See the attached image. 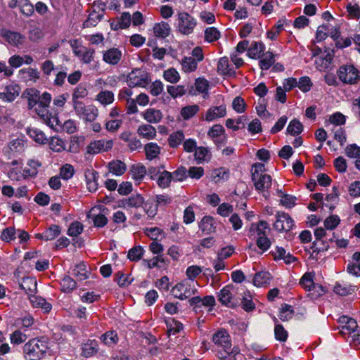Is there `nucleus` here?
<instances>
[{
    "mask_svg": "<svg viewBox=\"0 0 360 360\" xmlns=\"http://www.w3.org/2000/svg\"><path fill=\"white\" fill-rule=\"evenodd\" d=\"M131 22V15L128 12H124L120 17L112 21L111 28L114 30H123L128 28Z\"/></svg>",
    "mask_w": 360,
    "mask_h": 360,
    "instance_id": "4be33fe9",
    "label": "nucleus"
},
{
    "mask_svg": "<svg viewBox=\"0 0 360 360\" xmlns=\"http://www.w3.org/2000/svg\"><path fill=\"white\" fill-rule=\"evenodd\" d=\"M19 7L22 14L31 16L34 13V6L29 0H20Z\"/></svg>",
    "mask_w": 360,
    "mask_h": 360,
    "instance_id": "680f3d73",
    "label": "nucleus"
},
{
    "mask_svg": "<svg viewBox=\"0 0 360 360\" xmlns=\"http://www.w3.org/2000/svg\"><path fill=\"white\" fill-rule=\"evenodd\" d=\"M338 75L340 80L345 84H354L360 80V72L353 65L341 66Z\"/></svg>",
    "mask_w": 360,
    "mask_h": 360,
    "instance_id": "9d476101",
    "label": "nucleus"
},
{
    "mask_svg": "<svg viewBox=\"0 0 360 360\" xmlns=\"http://www.w3.org/2000/svg\"><path fill=\"white\" fill-rule=\"evenodd\" d=\"M165 323L168 336L176 335L183 328L182 323L172 318L167 319Z\"/></svg>",
    "mask_w": 360,
    "mask_h": 360,
    "instance_id": "ea45409f",
    "label": "nucleus"
},
{
    "mask_svg": "<svg viewBox=\"0 0 360 360\" xmlns=\"http://www.w3.org/2000/svg\"><path fill=\"white\" fill-rule=\"evenodd\" d=\"M199 229L204 234L207 235L215 232L216 227L214 226V218L210 216L203 217L199 223Z\"/></svg>",
    "mask_w": 360,
    "mask_h": 360,
    "instance_id": "a878e982",
    "label": "nucleus"
},
{
    "mask_svg": "<svg viewBox=\"0 0 360 360\" xmlns=\"http://www.w3.org/2000/svg\"><path fill=\"white\" fill-rule=\"evenodd\" d=\"M302 129L303 127L302 123L297 120L290 121L287 127L288 133L292 136L300 134L302 131Z\"/></svg>",
    "mask_w": 360,
    "mask_h": 360,
    "instance_id": "13d9d810",
    "label": "nucleus"
},
{
    "mask_svg": "<svg viewBox=\"0 0 360 360\" xmlns=\"http://www.w3.org/2000/svg\"><path fill=\"white\" fill-rule=\"evenodd\" d=\"M217 72L221 75H232L234 74V71L230 67L229 61L228 58H221L217 64Z\"/></svg>",
    "mask_w": 360,
    "mask_h": 360,
    "instance_id": "4c0bfd02",
    "label": "nucleus"
},
{
    "mask_svg": "<svg viewBox=\"0 0 360 360\" xmlns=\"http://www.w3.org/2000/svg\"><path fill=\"white\" fill-rule=\"evenodd\" d=\"M131 173L132 178L139 183L144 178L146 174V169L141 164L134 165L131 168Z\"/></svg>",
    "mask_w": 360,
    "mask_h": 360,
    "instance_id": "a18cd8bd",
    "label": "nucleus"
},
{
    "mask_svg": "<svg viewBox=\"0 0 360 360\" xmlns=\"http://www.w3.org/2000/svg\"><path fill=\"white\" fill-rule=\"evenodd\" d=\"M73 274L78 280L84 281L89 278V271L86 269V265L84 262H80L75 266Z\"/></svg>",
    "mask_w": 360,
    "mask_h": 360,
    "instance_id": "49530a36",
    "label": "nucleus"
},
{
    "mask_svg": "<svg viewBox=\"0 0 360 360\" xmlns=\"http://www.w3.org/2000/svg\"><path fill=\"white\" fill-rule=\"evenodd\" d=\"M76 282L70 276H65L60 281L61 290L64 292H70L76 288Z\"/></svg>",
    "mask_w": 360,
    "mask_h": 360,
    "instance_id": "8fccbe9b",
    "label": "nucleus"
},
{
    "mask_svg": "<svg viewBox=\"0 0 360 360\" xmlns=\"http://www.w3.org/2000/svg\"><path fill=\"white\" fill-rule=\"evenodd\" d=\"M144 233L153 241L162 238L165 236L163 231L158 227L146 228L144 230Z\"/></svg>",
    "mask_w": 360,
    "mask_h": 360,
    "instance_id": "5fc2aeb1",
    "label": "nucleus"
},
{
    "mask_svg": "<svg viewBox=\"0 0 360 360\" xmlns=\"http://www.w3.org/2000/svg\"><path fill=\"white\" fill-rule=\"evenodd\" d=\"M51 101V95L48 92H44L39 95V102L35 111L44 122L51 127L59 124V120L56 115H51L49 112V106Z\"/></svg>",
    "mask_w": 360,
    "mask_h": 360,
    "instance_id": "7ed1b4c3",
    "label": "nucleus"
},
{
    "mask_svg": "<svg viewBox=\"0 0 360 360\" xmlns=\"http://www.w3.org/2000/svg\"><path fill=\"white\" fill-rule=\"evenodd\" d=\"M221 37L220 32L214 27H207L205 30V40L207 42H214Z\"/></svg>",
    "mask_w": 360,
    "mask_h": 360,
    "instance_id": "3c124183",
    "label": "nucleus"
},
{
    "mask_svg": "<svg viewBox=\"0 0 360 360\" xmlns=\"http://www.w3.org/2000/svg\"><path fill=\"white\" fill-rule=\"evenodd\" d=\"M340 332L342 335H350L356 333L358 329V325L356 320L347 316H342L339 318Z\"/></svg>",
    "mask_w": 360,
    "mask_h": 360,
    "instance_id": "a211bd4d",
    "label": "nucleus"
},
{
    "mask_svg": "<svg viewBox=\"0 0 360 360\" xmlns=\"http://www.w3.org/2000/svg\"><path fill=\"white\" fill-rule=\"evenodd\" d=\"M212 341L217 347V356L219 360H226L232 354H238L237 348H231V341L229 334L225 330H220L215 333Z\"/></svg>",
    "mask_w": 360,
    "mask_h": 360,
    "instance_id": "f257e3e1",
    "label": "nucleus"
},
{
    "mask_svg": "<svg viewBox=\"0 0 360 360\" xmlns=\"http://www.w3.org/2000/svg\"><path fill=\"white\" fill-rule=\"evenodd\" d=\"M265 50V45L260 41H254L248 49L247 55L252 59H259Z\"/></svg>",
    "mask_w": 360,
    "mask_h": 360,
    "instance_id": "393cba45",
    "label": "nucleus"
},
{
    "mask_svg": "<svg viewBox=\"0 0 360 360\" xmlns=\"http://www.w3.org/2000/svg\"><path fill=\"white\" fill-rule=\"evenodd\" d=\"M20 92V87L13 82L6 85L0 92V101L4 103H11L15 100Z\"/></svg>",
    "mask_w": 360,
    "mask_h": 360,
    "instance_id": "4468645a",
    "label": "nucleus"
},
{
    "mask_svg": "<svg viewBox=\"0 0 360 360\" xmlns=\"http://www.w3.org/2000/svg\"><path fill=\"white\" fill-rule=\"evenodd\" d=\"M96 100L103 105H108L114 101V94L110 91H102L96 95Z\"/></svg>",
    "mask_w": 360,
    "mask_h": 360,
    "instance_id": "37998d69",
    "label": "nucleus"
},
{
    "mask_svg": "<svg viewBox=\"0 0 360 360\" xmlns=\"http://www.w3.org/2000/svg\"><path fill=\"white\" fill-rule=\"evenodd\" d=\"M22 165V159H13L10 162H1V169L11 180L19 181L23 179Z\"/></svg>",
    "mask_w": 360,
    "mask_h": 360,
    "instance_id": "39448f33",
    "label": "nucleus"
},
{
    "mask_svg": "<svg viewBox=\"0 0 360 360\" xmlns=\"http://www.w3.org/2000/svg\"><path fill=\"white\" fill-rule=\"evenodd\" d=\"M122 207L124 209H129L132 207H141L144 203L143 198L139 195H132L127 198H124L122 200Z\"/></svg>",
    "mask_w": 360,
    "mask_h": 360,
    "instance_id": "b1692460",
    "label": "nucleus"
},
{
    "mask_svg": "<svg viewBox=\"0 0 360 360\" xmlns=\"http://www.w3.org/2000/svg\"><path fill=\"white\" fill-rule=\"evenodd\" d=\"M49 349V342L46 338L32 339L23 347L26 357L29 360H39Z\"/></svg>",
    "mask_w": 360,
    "mask_h": 360,
    "instance_id": "f03ea898",
    "label": "nucleus"
},
{
    "mask_svg": "<svg viewBox=\"0 0 360 360\" xmlns=\"http://www.w3.org/2000/svg\"><path fill=\"white\" fill-rule=\"evenodd\" d=\"M113 141L111 139H101L94 141L87 146V152L90 154H97L108 151L112 148Z\"/></svg>",
    "mask_w": 360,
    "mask_h": 360,
    "instance_id": "f3484780",
    "label": "nucleus"
},
{
    "mask_svg": "<svg viewBox=\"0 0 360 360\" xmlns=\"http://www.w3.org/2000/svg\"><path fill=\"white\" fill-rule=\"evenodd\" d=\"M163 77L165 80L170 83H176L180 79V75L174 68H169L165 70Z\"/></svg>",
    "mask_w": 360,
    "mask_h": 360,
    "instance_id": "69168bd1",
    "label": "nucleus"
},
{
    "mask_svg": "<svg viewBox=\"0 0 360 360\" xmlns=\"http://www.w3.org/2000/svg\"><path fill=\"white\" fill-rule=\"evenodd\" d=\"M122 57V52L117 48H110L103 51V60L109 65H117Z\"/></svg>",
    "mask_w": 360,
    "mask_h": 360,
    "instance_id": "6ab92c4d",
    "label": "nucleus"
},
{
    "mask_svg": "<svg viewBox=\"0 0 360 360\" xmlns=\"http://www.w3.org/2000/svg\"><path fill=\"white\" fill-rule=\"evenodd\" d=\"M197 286L195 281L184 280L172 287L171 292L174 297L184 300L195 294Z\"/></svg>",
    "mask_w": 360,
    "mask_h": 360,
    "instance_id": "423d86ee",
    "label": "nucleus"
},
{
    "mask_svg": "<svg viewBox=\"0 0 360 360\" xmlns=\"http://www.w3.org/2000/svg\"><path fill=\"white\" fill-rule=\"evenodd\" d=\"M266 168L263 163L257 162L251 168L252 180L256 190L264 191L271 186V176L265 174Z\"/></svg>",
    "mask_w": 360,
    "mask_h": 360,
    "instance_id": "20e7f679",
    "label": "nucleus"
},
{
    "mask_svg": "<svg viewBox=\"0 0 360 360\" xmlns=\"http://www.w3.org/2000/svg\"><path fill=\"white\" fill-rule=\"evenodd\" d=\"M143 117L149 123H158L162 118V113L160 110L155 108H148L145 110L143 114Z\"/></svg>",
    "mask_w": 360,
    "mask_h": 360,
    "instance_id": "473e14b6",
    "label": "nucleus"
},
{
    "mask_svg": "<svg viewBox=\"0 0 360 360\" xmlns=\"http://www.w3.org/2000/svg\"><path fill=\"white\" fill-rule=\"evenodd\" d=\"M60 233V229L58 225H51L44 232L45 240H51L55 239Z\"/></svg>",
    "mask_w": 360,
    "mask_h": 360,
    "instance_id": "052dcab7",
    "label": "nucleus"
},
{
    "mask_svg": "<svg viewBox=\"0 0 360 360\" xmlns=\"http://www.w3.org/2000/svg\"><path fill=\"white\" fill-rule=\"evenodd\" d=\"M137 133L141 137L147 140L153 139L157 135L155 128L148 124L140 125L137 129Z\"/></svg>",
    "mask_w": 360,
    "mask_h": 360,
    "instance_id": "7c9ffc66",
    "label": "nucleus"
},
{
    "mask_svg": "<svg viewBox=\"0 0 360 360\" xmlns=\"http://www.w3.org/2000/svg\"><path fill=\"white\" fill-rule=\"evenodd\" d=\"M226 115V107L224 105L219 106H212L207 110L205 120L207 122H212L217 119L225 117Z\"/></svg>",
    "mask_w": 360,
    "mask_h": 360,
    "instance_id": "412c9836",
    "label": "nucleus"
},
{
    "mask_svg": "<svg viewBox=\"0 0 360 360\" xmlns=\"http://www.w3.org/2000/svg\"><path fill=\"white\" fill-rule=\"evenodd\" d=\"M29 299L34 307L40 308L45 313L50 311L52 308L51 304L41 296L31 295Z\"/></svg>",
    "mask_w": 360,
    "mask_h": 360,
    "instance_id": "bb28decb",
    "label": "nucleus"
},
{
    "mask_svg": "<svg viewBox=\"0 0 360 360\" xmlns=\"http://www.w3.org/2000/svg\"><path fill=\"white\" fill-rule=\"evenodd\" d=\"M49 148L54 152H61L65 150V145L63 139L53 136L49 141Z\"/></svg>",
    "mask_w": 360,
    "mask_h": 360,
    "instance_id": "603ef678",
    "label": "nucleus"
},
{
    "mask_svg": "<svg viewBox=\"0 0 360 360\" xmlns=\"http://www.w3.org/2000/svg\"><path fill=\"white\" fill-rule=\"evenodd\" d=\"M184 139V134L182 131H178L171 134L168 139L169 145L175 148L179 146Z\"/></svg>",
    "mask_w": 360,
    "mask_h": 360,
    "instance_id": "6e6d98bb",
    "label": "nucleus"
},
{
    "mask_svg": "<svg viewBox=\"0 0 360 360\" xmlns=\"http://www.w3.org/2000/svg\"><path fill=\"white\" fill-rule=\"evenodd\" d=\"M274 229L278 231H290L294 226V221L290 215L284 212H278L276 215Z\"/></svg>",
    "mask_w": 360,
    "mask_h": 360,
    "instance_id": "2eb2a0df",
    "label": "nucleus"
},
{
    "mask_svg": "<svg viewBox=\"0 0 360 360\" xmlns=\"http://www.w3.org/2000/svg\"><path fill=\"white\" fill-rule=\"evenodd\" d=\"M224 129L221 124H214L208 131V136L212 138L214 141L219 144L222 143L224 139Z\"/></svg>",
    "mask_w": 360,
    "mask_h": 360,
    "instance_id": "2f4dec72",
    "label": "nucleus"
},
{
    "mask_svg": "<svg viewBox=\"0 0 360 360\" xmlns=\"http://www.w3.org/2000/svg\"><path fill=\"white\" fill-rule=\"evenodd\" d=\"M170 32L171 27L165 21L155 23L153 26V33L157 37L166 38L170 34Z\"/></svg>",
    "mask_w": 360,
    "mask_h": 360,
    "instance_id": "c756f323",
    "label": "nucleus"
},
{
    "mask_svg": "<svg viewBox=\"0 0 360 360\" xmlns=\"http://www.w3.org/2000/svg\"><path fill=\"white\" fill-rule=\"evenodd\" d=\"M340 193L338 187L333 186L332 192L327 195L326 200L328 202V206L330 210L333 209L335 205L338 202Z\"/></svg>",
    "mask_w": 360,
    "mask_h": 360,
    "instance_id": "4d7b16f0",
    "label": "nucleus"
},
{
    "mask_svg": "<svg viewBox=\"0 0 360 360\" xmlns=\"http://www.w3.org/2000/svg\"><path fill=\"white\" fill-rule=\"evenodd\" d=\"M357 286L346 283H336L334 287V292L341 296L350 295L357 290Z\"/></svg>",
    "mask_w": 360,
    "mask_h": 360,
    "instance_id": "e433bc0d",
    "label": "nucleus"
},
{
    "mask_svg": "<svg viewBox=\"0 0 360 360\" xmlns=\"http://www.w3.org/2000/svg\"><path fill=\"white\" fill-rule=\"evenodd\" d=\"M236 295V289L233 285H228L219 292L218 299L223 305L233 307L238 302Z\"/></svg>",
    "mask_w": 360,
    "mask_h": 360,
    "instance_id": "9b49d317",
    "label": "nucleus"
},
{
    "mask_svg": "<svg viewBox=\"0 0 360 360\" xmlns=\"http://www.w3.org/2000/svg\"><path fill=\"white\" fill-rule=\"evenodd\" d=\"M232 108L237 113H243L246 110L245 100L240 96H236L232 101Z\"/></svg>",
    "mask_w": 360,
    "mask_h": 360,
    "instance_id": "774afa93",
    "label": "nucleus"
},
{
    "mask_svg": "<svg viewBox=\"0 0 360 360\" xmlns=\"http://www.w3.org/2000/svg\"><path fill=\"white\" fill-rule=\"evenodd\" d=\"M197 25L196 19L186 11L177 13V31L184 34L189 35L194 32Z\"/></svg>",
    "mask_w": 360,
    "mask_h": 360,
    "instance_id": "0eeeda50",
    "label": "nucleus"
},
{
    "mask_svg": "<svg viewBox=\"0 0 360 360\" xmlns=\"http://www.w3.org/2000/svg\"><path fill=\"white\" fill-rule=\"evenodd\" d=\"M312 86L313 84L309 77H302L297 81V87L304 93L309 91Z\"/></svg>",
    "mask_w": 360,
    "mask_h": 360,
    "instance_id": "338daca9",
    "label": "nucleus"
},
{
    "mask_svg": "<svg viewBox=\"0 0 360 360\" xmlns=\"http://www.w3.org/2000/svg\"><path fill=\"white\" fill-rule=\"evenodd\" d=\"M109 171L115 175L120 176L123 174L126 169L127 166L125 163L121 160H113L108 163Z\"/></svg>",
    "mask_w": 360,
    "mask_h": 360,
    "instance_id": "79ce46f5",
    "label": "nucleus"
},
{
    "mask_svg": "<svg viewBox=\"0 0 360 360\" xmlns=\"http://www.w3.org/2000/svg\"><path fill=\"white\" fill-rule=\"evenodd\" d=\"M98 344L95 340H89L82 346V354L88 358L96 354L98 351Z\"/></svg>",
    "mask_w": 360,
    "mask_h": 360,
    "instance_id": "cd10ccee",
    "label": "nucleus"
},
{
    "mask_svg": "<svg viewBox=\"0 0 360 360\" xmlns=\"http://www.w3.org/2000/svg\"><path fill=\"white\" fill-rule=\"evenodd\" d=\"M27 132L29 136L37 143L45 144L48 142L46 136L39 129L30 127L27 129Z\"/></svg>",
    "mask_w": 360,
    "mask_h": 360,
    "instance_id": "c9c22d12",
    "label": "nucleus"
},
{
    "mask_svg": "<svg viewBox=\"0 0 360 360\" xmlns=\"http://www.w3.org/2000/svg\"><path fill=\"white\" fill-rule=\"evenodd\" d=\"M69 44L72 52L82 63L89 64L94 60V50L84 46L79 39H71Z\"/></svg>",
    "mask_w": 360,
    "mask_h": 360,
    "instance_id": "6e6552de",
    "label": "nucleus"
},
{
    "mask_svg": "<svg viewBox=\"0 0 360 360\" xmlns=\"http://www.w3.org/2000/svg\"><path fill=\"white\" fill-rule=\"evenodd\" d=\"M347 157L352 159H356L360 155V146L356 143L349 144L345 149Z\"/></svg>",
    "mask_w": 360,
    "mask_h": 360,
    "instance_id": "e2e57ef3",
    "label": "nucleus"
},
{
    "mask_svg": "<svg viewBox=\"0 0 360 360\" xmlns=\"http://www.w3.org/2000/svg\"><path fill=\"white\" fill-rule=\"evenodd\" d=\"M314 274L312 272L305 273L300 281V284L307 290H311L316 286L314 283Z\"/></svg>",
    "mask_w": 360,
    "mask_h": 360,
    "instance_id": "c03bdc74",
    "label": "nucleus"
},
{
    "mask_svg": "<svg viewBox=\"0 0 360 360\" xmlns=\"http://www.w3.org/2000/svg\"><path fill=\"white\" fill-rule=\"evenodd\" d=\"M274 57V54L271 51L264 53L259 62L260 68L263 70H269L275 62Z\"/></svg>",
    "mask_w": 360,
    "mask_h": 360,
    "instance_id": "a19ab883",
    "label": "nucleus"
},
{
    "mask_svg": "<svg viewBox=\"0 0 360 360\" xmlns=\"http://www.w3.org/2000/svg\"><path fill=\"white\" fill-rule=\"evenodd\" d=\"M212 178L216 183L226 180L229 178L228 170L222 167L216 169L212 173Z\"/></svg>",
    "mask_w": 360,
    "mask_h": 360,
    "instance_id": "0e129e2a",
    "label": "nucleus"
},
{
    "mask_svg": "<svg viewBox=\"0 0 360 360\" xmlns=\"http://www.w3.org/2000/svg\"><path fill=\"white\" fill-rule=\"evenodd\" d=\"M9 153L12 154H22L27 147V140L25 137H18L11 140L8 145Z\"/></svg>",
    "mask_w": 360,
    "mask_h": 360,
    "instance_id": "5701e85b",
    "label": "nucleus"
},
{
    "mask_svg": "<svg viewBox=\"0 0 360 360\" xmlns=\"http://www.w3.org/2000/svg\"><path fill=\"white\" fill-rule=\"evenodd\" d=\"M255 240H256L257 246L262 251V252L268 250L271 245V241L267 237V234L260 237H256V239Z\"/></svg>",
    "mask_w": 360,
    "mask_h": 360,
    "instance_id": "bf43d9fd",
    "label": "nucleus"
},
{
    "mask_svg": "<svg viewBox=\"0 0 360 360\" xmlns=\"http://www.w3.org/2000/svg\"><path fill=\"white\" fill-rule=\"evenodd\" d=\"M20 286L30 297L37 290V281L33 278L27 277L23 278Z\"/></svg>",
    "mask_w": 360,
    "mask_h": 360,
    "instance_id": "58836bf2",
    "label": "nucleus"
},
{
    "mask_svg": "<svg viewBox=\"0 0 360 360\" xmlns=\"http://www.w3.org/2000/svg\"><path fill=\"white\" fill-rule=\"evenodd\" d=\"M181 70L186 73L195 72L198 66V63L191 56H184L181 62Z\"/></svg>",
    "mask_w": 360,
    "mask_h": 360,
    "instance_id": "72a5a7b5",
    "label": "nucleus"
},
{
    "mask_svg": "<svg viewBox=\"0 0 360 360\" xmlns=\"http://www.w3.org/2000/svg\"><path fill=\"white\" fill-rule=\"evenodd\" d=\"M150 82L148 73L141 69L131 71L127 77V83L129 86H146Z\"/></svg>",
    "mask_w": 360,
    "mask_h": 360,
    "instance_id": "f8f14e48",
    "label": "nucleus"
},
{
    "mask_svg": "<svg viewBox=\"0 0 360 360\" xmlns=\"http://www.w3.org/2000/svg\"><path fill=\"white\" fill-rule=\"evenodd\" d=\"M269 231L268 224L264 221H260L258 223H253L249 229L248 236L250 238L256 239V237H260L267 234Z\"/></svg>",
    "mask_w": 360,
    "mask_h": 360,
    "instance_id": "aec40b11",
    "label": "nucleus"
},
{
    "mask_svg": "<svg viewBox=\"0 0 360 360\" xmlns=\"http://www.w3.org/2000/svg\"><path fill=\"white\" fill-rule=\"evenodd\" d=\"M200 110L198 105H192L184 107L181 110V115L184 120H189L193 117Z\"/></svg>",
    "mask_w": 360,
    "mask_h": 360,
    "instance_id": "864d4df0",
    "label": "nucleus"
},
{
    "mask_svg": "<svg viewBox=\"0 0 360 360\" xmlns=\"http://www.w3.org/2000/svg\"><path fill=\"white\" fill-rule=\"evenodd\" d=\"M271 276L268 271H259L255 274L253 278L254 285L259 288L266 287L271 281Z\"/></svg>",
    "mask_w": 360,
    "mask_h": 360,
    "instance_id": "c85d7f7f",
    "label": "nucleus"
},
{
    "mask_svg": "<svg viewBox=\"0 0 360 360\" xmlns=\"http://www.w3.org/2000/svg\"><path fill=\"white\" fill-rule=\"evenodd\" d=\"M101 340L107 346L112 347L118 342V337L115 331H108L102 335Z\"/></svg>",
    "mask_w": 360,
    "mask_h": 360,
    "instance_id": "09e8293b",
    "label": "nucleus"
},
{
    "mask_svg": "<svg viewBox=\"0 0 360 360\" xmlns=\"http://www.w3.org/2000/svg\"><path fill=\"white\" fill-rule=\"evenodd\" d=\"M0 35L10 45L15 47L22 46L26 39L25 36L20 32L7 29H1L0 30Z\"/></svg>",
    "mask_w": 360,
    "mask_h": 360,
    "instance_id": "ddd939ff",
    "label": "nucleus"
},
{
    "mask_svg": "<svg viewBox=\"0 0 360 360\" xmlns=\"http://www.w3.org/2000/svg\"><path fill=\"white\" fill-rule=\"evenodd\" d=\"M27 103L29 108L38 107L39 102V91L35 89H30L27 91Z\"/></svg>",
    "mask_w": 360,
    "mask_h": 360,
    "instance_id": "de8ad7c7",
    "label": "nucleus"
},
{
    "mask_svg": "<svg viewBox=\"0 0 360 360\" xmlns=\"http://www.w3.org/2000/svg\"><path fill=\"white\" fill-rule=\"evenodd\" d=\"M73 108L77 115L85 122H94L98 116V110L95 105L86 106L81 101H75Z\"/></svg>",
    "mask_w": 360,
    "mask_h": 360,
    "instance_id": "1a4fd4ad",
    "label": "nucleus"
},
{
    "mask_svg": "<svg viewBox=\"0 0 360 360\" xmlns=\"http://www.w3.org/2000/svg\"><path fill=\"white\" fill-rule=\"evenodd\" d=\"M41 165V162L38 159H28L26 162V166L22 168L23 179L35 178Z\"/></svg>",
    "mask_w": 360,
    "mask_h": 360,
    "instance_id": "dca6fc26",
    "label": "nucleus"
},
{
    "mask_svg": "<svg viewBox=\"0 0 360 360\" xmlns=\"http://www.w3.org/2000/svg\"><path fill=\"white\" fill-rule=\"evenodd\" d=\"M144 151L146 159L153 160L159 156L161 148L156 143L150 142L145 145Z\"/></svg>",
    "mask_w": 360,
    "mask_h": 360,
    "instance_id": "f704fd0d",
    "label": "nucleus"
}]
</instances>
